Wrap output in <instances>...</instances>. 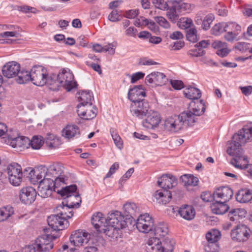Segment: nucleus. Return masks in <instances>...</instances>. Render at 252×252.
I'll use <instances>...</instances> for the list:
<instances>
[{
	"label": "nucleus",
	"mask_w": 252,
	"mask_h": 252,
	"mask_svg": "<svg viewBox=\"0 0 252 252\" xmlns=\"http://www.w3.org/2000/svg\"><path fill=\"white\" fill-rule=\"evenodd\" d=\"M167 16L168 18L173 23L176 22L179 17V14L176 9V6H172L170 8H167Z\"/></svg>",
	"instance_id": "obj_48"
},
{
	"label": "nucleus",
	"mask_w": 252,
	"mask_h": 252,
	"mask_svg": "<svg viewBox=\"0 0 252 252\" xmlns=\"http://www.w3.org/2000/svg\"><path fill=\"white\" fill-rule=\"evenodd\" d=\"M153 4L158 8L165 10L167 9L168 5L164 0H152Z\"/></svg>",
	"instance_id": "obj_54"
},
{
	"label": "nucleus",
	"mask_w": 252,
	"mask_h": 252,
	"mask_svg": "<svg viewBox=\"0 0 252 252\" xmlns=\"http://www.w3.org/2000/svg\"><path fill=\"white\" fill-rule=\"evenodd\" d=\"M247 211L242 208H238L232 210L229 212L228 216L230 220L234 221L238 219H241L246 217Z\"/></svg>",
	"instance_id": "obj_40"
},
{
	"label": "nucleus",
	"mask_w": 252,
	"mask_h": 252,
	"mask_svg": "<svg viewBox=\"0 0 252 252\" xmlns=\"http://www.w3.org/2000/svg\"><path fill=\"white\" fill-rule=\"evenodd\" d=\"M58 235H44L38 237L35 241L34 245L37 252H49L53 248L52 240L56 239Z\"/></svg>",
	"instance_id": "obj_12"
},
{
	"label": "nucleus",
	"mask_w": 252,
	"mask_h": 252,
	"mask_svg": "<svg viewBox=\"0 0 252 252\" xmlns=\"http://www.w3.org/2000/svg\"><path fill=\"white\" fill-rule=\"evenodd\" d=\"M180 180L187 189L197 186L199 182L198 178L191 174H184L181 176Z\"/></svg>",
	"instance_id": "obj_37"
},
{
	"label": "nucleus",
	"mask_w": 252,
	"mask_h": 252,
	"mask_svg": "<svg viewBox=\"0 0 252 252\" xmlns=\"http://www.w3.org/2000/svg\"><path fill=\"white\" fill-rule=\"evenodd\" d=\"M236 200L242 203H245L252 199V190L247 189H242L236 195Z\"/></svg>",
	"instance_id": "obj_34"
},
{
	"label": "nucleus",
	"mask_w": 252,
	"mask_h": 252,
	"mask_svg": "<svg viewBox=\"0 0 252 252\" xmlns=\"http://www.w3.org/2000/svg\"><path fill=\"white\" fill-rule=\"evenodd\" d=\"M144 75H145L144 73L141 72H136L135 73L133 74L131 76V83H135L137 81L143 78Z\"/></svg>",
	"instance_id": "obj_59"
},
{
	"label": "nucleus",
	"mask_w": 252,
	"mask_h": 252,
	"mask_svg": "<svg viewBox=\"0 0 252 252\" xmlns=\"http://www.w3.org/2000/svg\"><path fill=\"white\" fill-rule=\"evenodd\" d=\"M186 37L188 40L192 43H195L198 41V38L197 37V31L194 27L189 29L186 31Z\"/></svg>",
	"instance_id": "obj_43"
},
{
	"label": "nucleus",
	"mask_w": 252,
	"mask_h": 252,
	"mask_svg": "<svg viewBox=\"0 0 252 252\" xmlns=\"http://www.w3.org/2000/svg\"><path fill=\"white\" fill-rule=\"evenodd\" d=\"M58 211L59 213L57 215H51L47 219L48 224L53 231L62 230L67 228L69 225L67 219L73 216L71 211H69V215H66V212L62 209Z\"/></svg>",
	"instance_id": "obj_6"
},
{
	"label": "nucleus",
	"mask_w": 252,
	"mask_h": 252,
	"mask_svg": "<svg viewBox=\"0 0 252 252\" xmlns=\"http://www.w3.org/2000/svg\"><path fill=\"white\" fill-rule=\"evenodd\" d=\"M174 243L169 239L165 238L161 240V252H172L173 250Z\"/></svg>",
	"instance_id": "obj_44"
},
{
	"label": "nucleus",
	"mask_w": 252,
	"mask_h": 252,
	"mask_svg": "<svg viewBox=\"0 0 252 252\" xmlns=\"http://www.w3.org/2000/svg\"><path fill=\"white\" fill-rule=\"evenodd\" d=\"M137 30L134 27H130L125 31V34L129 37H135L137 34Z\"/></svg>",
	"instance_id": "obj_56"
},
{
	"label": "nucleus",
	"mask_w": 252,
	"mask_h": 252,
	"mask_svg": "<svg viewBox=\"0 0 252 252\" xmlns=\"http://www.w3.org/2000/svg\"><path fill=\"white\" fill-rule=\"evenodd\" d=\"M205 109L206 107L203 100H192L189 104V110L182 112L188 116L186 118L187 125L189 126L194 123L196 117L203 114Z\"/></svg>",
	"instance_id": "obj_9"
},
{
	"label": "nucleus",
	"mask_w": 252,
	"mask_h": 252,
	"mask_svg": "<svg viewBox=\"0 0 252 252\" xmlns=\"http://www.w3.org/2000/svg\"><path fill=\"white\" fill-rule=\"evenodd\" d=\"M29 139L24 136H19L18 132L16 130L9 131L7 133V142L13 147L21 151L25 148L28 147Z\"/></svg>",
	"instance_id": "obj_13"
},
{
	"label": "nucleus",
	"mask_w": 252,
	"mask_h": 252,
	"mask_svg": "<svg viewBox=\"0 0 252 252\" xmlns=\"http://www.w3.org/2000/svg\"><path fill=\"white\" fill-rule=\"evenodd\" d=\"M168 79L162 72H153L145 78V82L152 86H162L166 84Z\"/></svg>",
	"instance_id": "obj_21"
},
{
	"label": "nucleus",
	"mask_w": 252,
	"mask_h": 252,
	"mask_svg": "<svg viewBox=\"0 0 252 252\" xmlns=\"http://www.w3.org/2000/svg\"><path fill=\"white\" fill-rule=\"evenodd\" d=\"M220 236V232L217 229H212L209 231L206 235V238L209 244L207 246L210 247H216L219 248L218 242Z\"/></svg>",
	"instance_id": "obj_32"
},
{
	"label": "nucleus",
	"mask_w": 252,
	"mask_h": 252,
	"mask_svg": "<svg viewBox=\"0 0 252 252\" xmlns=\"http://www.w3.org/2000/svg\"><path fill=\"white\" fill-rule=\"evenodd\" d=\"M252 138V126H246L234 134L235 139H241L243 143L249 142Z\"/></svg>",
	"instance_id": "obj_31"
},
{
	"label": "nucleus",
	"mask_w": 252,
	"mask_h": 252,
	"mask_svg": "<svg viewBox=\"0 0 252 252\" xmlns=\"http://www.w3.org/2000/svg\"><path fill=\"white\" fill-rule=\"evenodd\" d=\"M44 142L41 137L34 136L32 140L28 143V146L31 145L33 149H39L43 145Z\"/></svg>",
	"instance_id": "obj_47"
},
{
	"label": "nucleus",
	"mask_w": 252,
	"mask_h": 252,
	"mask_svg": "<svg viewBox=\"0 0 252 252\" xmlns=\"http://www.w3.org/2000/svg\"><path fill=\"white\" fill-rule=\"evenodd\" d=\"M233 194V190L228 187H221V199L224 202L229 200Z\"/></svg>",
	"instance_id": "obj_49"
},
{
	"label": "nucleus",
	"mask_w": 252,
	"mask_h": 252,
	"mask_svg": "<svg viewBox=\"0 0 252 252\" xmlns=\"http://www.w3.org/2000/svg\"><path fill=\"white\" fill-rule=\"evenodd\" d=\"M139 14L138 9L130 10L126 12V17L127 18L133 19L136 17Z\"/></svg>",
	"instance_id": "obj_61"
},
{
	"label": "nucleus",
	"mask_w": 252,
	"mask_h": 252,
	"mask_svg": "<svg viewBox=\"0 0 252 252\" xmlns=\"http://www.w3.org/2000/svg\"><path fill=\"white\" fill-rule=\"evenodd\" d=\"M172 210L174 212L177 211L181 217L188 220H192L196 214L194 208L192 206L188 205H182L179 208L178 207L173 208Z\"/></svg>",
	"instance_id": "obj_29"
},
{
	"label": "nucleus",
	"mask_w": 252,
	"mask_h": 252,
	"mask_svg": "<svg viewBox=\"0 0 252 252\" xmlns=\"http://www.w3.org/2000/svg\"><path fill=\"white\" fill-rule=\"evenodd\" d=\"M110 131L115 145L118 149H122L123 148V143L121 138L114 128H111Z\"/></svg>",
	"instance_id": "obj_46"
},
{
	"label": "nucleus",
	"mask_w": 252,
	"mask_h": 252,
	"mask_svg": "<svg viewBox=\"0 0 252 252\" xmlns=\"http://www.w3.org/2000/svg\"><path fill=\"white\" fill-rule=\"evenodd\" d=\"M90 239V235L83 231H75L71 234L69 241L74 246L79 247L84 243H87Z\"/></svg>",
	"instance_id": "obj_25"
},
{
	"label": "nucleus",
	"mask_w": 252,
	"mask_h": 252,
	"mask_svg": "<svg viewBox=\"0 0 252 252\" xmlns=\"http://www.w3.org/2000/svg\"><path fill=\"white\" fill-rule=\"evenodd\" d=\"M219 191V189H218L213 194L210 192H203L201 194V198L205 202H211L216 199L220 198V192Z\"/></svg>",
	"instance_id": "obj_42"
},
{
	"label": "nucleus",
	"mask_w": 252,
	"mask_h": 252,
	"mask_svg": "<svg viewBox=\"0 0 252 252\" xmlns=\"http://www.w3.org/2000/svg\"><path fill=\"white\" fill-rule=\"evenodd\" d=\"M245 143L242 142L241 139H235L234 135L232 138L231 143L227 149V153L233 156L231 160V163L237 168L244 169L248 166V158L244 154L243 150L241 148Z\"/></svg>",
	"instance_id": "obj_4"
},
{
	"label": "nucleus",
	"mask_w": 252,
	"mask_h": 252,
	"mask_svg": "<svg viewBox=\"0 0 252 252\" xmlns=\"http://www.w3.org/2000/svg\"><path fill=\"white\" fill-rule=\"evenodd\" d=\"M178 25L180 29H185L186 31L192 28L193 25L192 20L189 18L183 17L180 19L178 22Z\"/></svg>",
	"instance_id": "obj_45"
},
{
	"label": "nucleus",
	"mask_w": 252,
	"mask_h": 252,
	"mask_svg": "<svg viewBox=\"0 0 252 252\" xmlns=\"http://www.w3.org/2000/svg\"><path fill=\"white\" fill-rule=\"evenodd\" d=\"M61 179L59 178L54 180H47L40 183L38 187V194L42 198L50 196L53 191L57 192V189L61 188Z\"/></svg>",
	"instance_id": "obj_10"
},
{
	"label": "nucleus",
	"mask_w": 252,
	"mask_h": 252,
	"mask_svg": "<svg viewBox=\"0 0 252 252\" xmlns=\"http://www.w3.org/2000/svg\"><path fill=\"white\" fill-rule=\"evenodd\" d=\"M77 108V114L83 119L90 120L94 119L96 116L97 109L95 107L92 106V105L81 107L79 105H78Z\"/></svg>",
	"instance_id": "obj_26"
},
{
	"label": "nucleus",
	"mask_w": 252,
	"mask_h": 252,
	"mask_svg": "<svg viewBox=\"0 0 252 252\" xmlns=\"http://www.w3.org/2000/svg\"><path fill=\"white\" fill-rule=\"evenodd\" d=\"M160 121V116L157 112L150 110L146 118L142 121V125L145 128L154 129L158 126Z\"/></svg>",
	"instance_id": "obj_24"
},
{
	"label": "nucleus",
	"mask_w": 252,
	"mask_h": 252,
	"mask_svg": "<svg viewBox=\"0 0 252 252\" xmlns=\"http://www.w3.org/2000/svg\"><path fill=\"white\" fill-rule=\"evenodd\" d=\"M149 105L145 100L132 103L130 108V111L132 116L138 119H142L146 116L150 112L149 110Z\"/></svg>",
	"instance_id": "obj_16"
},
{
	"label": "nucleus",
	"mask_w": 252,
	"mask_h": 252,
	"mask_svg": "<svg viewBox=\"0 0 252 252\" xmlns=\"http://www.w3.org/2000/svg\"><path fill=\"white\" fill-rule=\"evenodd\" d=\"M117 45L116 42L109 43L103 46V52H108L110 55H114L115 53V48Z\"/></svg>",
	"instance_id": "obj_53"
},
{
	"label": "nucleus",
	"mask_w": 252,
	"mask_h": 252,
	"mask_svg": "<svg viewBox=\"0 0 252 252\" xmlns=\"http://www.w3.org/2000/svg\"><path fill=\"white\" fill-rule=\"evenodd\" d=\"M148 19L145 18L143 17H140L137 18L134 22V24L135 26L140 27L142 26H146L148 24Z\"/></svg>",
	"instance_id": "obj_57"
},
{
	"label": "nucleus",
	"mask_w": 252,
	"mask_h": 252,
	"mask_svg": "<svg viewBox=\"0 0 252 252\" xmlns=\"http://www.w3.org/2000/svg\"><path fill=\"white\" fill-rule=\"evenodd\" d=\"M119 165L117 162L114 163L110 168L108 172L105 176V178H110L112 175L114 174L117 170L119 169Z\"/></svg>",
	"instance_id": "obj_58"
},
{
	"label": "nucleus",
	"mask_w": 252,
	"mask_h": 252,
	"mask_svg": "<svg viewBox=\"0 0 252 252\" xmlns=\"http://www.w3.org/2000/svg\"><path fill=\"white\" fill-rule=\"evenodd\" d=\"M61 86L63 87L67 91H70L77 86V83L74 80L73 73L68 68H63L58 74Z\"/></svg>",
	"instance_id": "obj_14"
},
{
	"label": "nucleus",
	"mask_w": 252,
	"mask_h": 252,
	"mask_svg": "<svg viewBox=\"0 0 252 252\" xmlns=\"http://www.w3.org/2000/svg\"><path fill=\"white\" fill-rule=\"evenodd\" d=\"M184 94L186 97L189 99L196 100L201 97V93L199 89L193 87H189L184 90Z\"/></svg>",
	"instance_id": "obj_38"
},
{
	"label": "nucleus",
	"mask_w": 252,
	"mask_h": 252,
	"mask_svg": "<svg viewBox=\"0 0 252 252\" xmlns=\"http://www.w3.org/2000/svg\"><path fill=\"white\" fill-rule=\"evenodd\" d=\"M127 95L128 99L132 101V103H134L144 100L146 93L141 85H138L130 89Z\"/></svg>",
	"instance_id": "obj_28"
},
{
	"label": "nucleus",
	"mask_w": 252,
	"mask_h": 252,
	"mask_svg": "<svg viewBox=\"0 0 252 252\" xmlns=\"http://www.w3.org/2000/svg\"><path fill=\"white\" fill-rule=\"evenodd\" d=\"M187 114L181 113L179 115H174L167 118L163 124L164 129L172 133L178 132L184 124L187 125Z\"/></svg>",
	"instance_id": "obj_8"
},
{
	"label": "nucleus",
	"mask_w": 252,
	"mask_h": 252,
	"mask_svg": "<svg viewBox=\"0 0 252 252\" xmlns=\"http://www.w3.org/2000/svg\"><path fill=\"white\" fill-rule=\"evenodd\" d=\"M20 71V65L18 63L11 61L6 63L2 67V72L3 76L7 78H11L17 76L19 78Z\"/></svg>",
	"instance_id": "obj_22"
},
{
	"label": "nucleus",
	"mask_w": 252,
	"mask_h": 252,
	"mask_svg": "<svg viewBox=\"0 0 252 252\" xmlns=\"http://www.w3.org/2000/svg\"><path fill=\"white\" fill-rule=\"evenodd\" d=\"M251 230L244 224H239L231 231V236L233 240L238 242L246 241L250 237Z\"/></svg>",
	"instance_id": "obj_19"
},
{
	"label": "nucleus",
	"mask_w": 252,
	"mask_h": 252,
	"mask_svg": "<svg viewBox=\"0 0 252 252\" xmlns=\"http://www.w3.org/2000/svg\"><path fill=\"white\" fill-rule=\"evenodd\" d=\"M14 212L13 208L10 205L0 208V222L6 220Z\"/></svg>",
	"instance_id": "obj_41"
},
{
	"label": "nucleus",
	"mask_w": 252,
	"mask_h": 252,
	"mask_svg": "<svg viewBox=\"0 0 252 252\" xmlns=\"http://www.w3.org/2000/svg\"><path fill=\"white\" fill-rule=\"evenodd\" d=\"M46 140V144L51 148H55V141L58 139L55 138L54 135H49Z\"/></svg>",
	"instance_id": "obj_63"
},
{
	"label": "nucleus",
	"mask_w": 252,
	"mask_h": 252,
	"mask_svg": "<svg viewBox=\"0 0 252 252\" xmlns=\"http://www.w3.org/2000/svg\"><path fill=\"white\" fill-rule=\"evenodd\" d=\"M171 84L176 90H181L184 88L183 82L180 80H171Z\"/></svg>",
	"instance_id": "obj_60"
},
{
	"label": "nucleus",
	"mask_w": 252,
	"mask_h": 252,
	"mask_svg": "<svg viewBox=\"0 0 252 252\" xmlns=\"http://www.w3.org/2000/svg\"><path fill=\"white\" fill-rule=\"evenodd\" d=\"M242 93L246 96L250 95L252 93V86H247L244 87H240Z\"/></svg>",
	"instance_id": "obj_64"
},
{
	"label": "nucleus",
	"mask_w": 252,
	"mask_h": 252,
	"mask_svg": "<svg viewBox=\"0 0 252 252\" xmlns=\"http://www.w3.org/2000/svg\"><path fill=\"white\" fill-rule=\"evenodd\" d=\"M220 199L214 200V202L211 205V210L214 214H220Z\"/></svg>",
	"instance_id": "obj_51"
},
{
	"label": "nucleus",
	"mask_w": 252,
	"mask_h": 252,
	"mask_svg": "<svg viewBox=\"0 0 252 252\" xmlns=\"http://www.w3.org/2000/svg\"><path fill=\"white\" fill-rule=\"evenodd\" d=\"M48 169L45 166L41 165L38 167L35 170L32 169L29 173V178L31 182L33 184L38 183L47 180H54L53 179L47 177Z\"/></svg>",
	"instance_id": "obj_15"
},
{
	"label": "nucleus",
	"mask_w": 252,
	"mask_h": 252,
	"mask_svg": "<svg viewBox=\"0 0 252 252\" xmlns=\"http://www.w3.org/2000/svg\"><path fill=\"white\" fill-rule=\"evenodd\" d=\"M177 179L173 175L167 174L162 175L158 179V184L161 189L157 190L153 195V200L159 204L165 205L171 199V192L168 189L177 185Z\"/></svg>",
	"instance_id": "obj_1"
},
{
	"label": "nucleus",
	"mask_w": 252,
	"mask_h": 252,
	"mask_svg": "<svg viewBox=\"0 0 252 252\" xmlns=\"http://www.w3.org/2000/svg\"><path fill=\"white\" fill-rule=\"evenodd\" d=\"M80 131L79 127L75 125H67L62 131V136L68 141L79 137Z\"/></svg>",
	"instance_id": "obj_27"
},
{
	"label": "nucleus",
	"mask_w": 252,
	"mask_h": 252,
	"mask_svg": "<svg viewBox=\"0 0 252 252\" xmlns=\"http://www.w3.org/2000/svg\"><path fill=\"white\" fill-rule=\"evenodd\" d=\"M47 177L53 179L54 181L59 178L61 179V188L66 184L65 179L63 173V167L60 164L55 163L50 165L48 168Z\"/></svg>",
	"instance_id": "obj_20"
},
{
	"label": "nucleus",
	"mask_w": 252,
	"mask_h": 252,
	"mask_svg": "<svg viewBox=\"0 0 252 252\" xmlns=\"http://www.w3.org/2000/svg\"><path fill=\"white\" fill-rule=\"evenodd\" d=\"M152 231L154 233L155 237L159 238V239H160L166 236L168 232V229L165 224L159 223L153 227Z\"/></svg>",
	"instance_id": "obj_39"
},
{
	"label": "nucleus",
	"mask_w": 252,
	"mask_h": 252,
	"mask_svg": "<svg viewBox=\"0 0 252 252\" xmlns=\"http://www.w3.org/2000/svg\"><path fill=\"white\" fill-rule=\"evenodd\" d=\"M76 96L80 103L78 104L81 107L88 105H92L93 94L90 91H81L77 93Z\"/></svg>",
	"instance_id": "obj_30"
},
{
	"label": "nucleus",
	"mask_w": 252,
	"mask_h": 252,
	"mask_svg": "<svg viewBox=\"0 0 252 252\" xmlns=\"http://www.w3.org/2000/svg\"><path fill=\"white\" fill-rule=\"evenodd\" d=\"M153 226L154 220L147 213L140 215L137 219L136 227L141 232L147 233L152 231Z\"/></svg>",
	"instance_id": "obj_17"
},
{
	"label": "nucleus",
	"mask_w": 252,
	"mask_h": 252,
	"mask_svg": "<svg viewBox=\"0 0 252 252\" xmlns=\"http://www.w3.org/2000/svg\"><path fill=\"white\" fill-rule=\"evenodd\" d=\"M92 223L94 227L99 233H105L107 235L108 219L103 217L100 212H96L92 216Z\"/></svg>",
	"instance_id": "obj_18"
},
{
	"label": "nucleus",
	"mask_w": 252,
	"mask_h": 252,
	"mask_svg": "<svg viewBox=\"0 0 252 252\" xmlns=\"http://www.w3.org/2000/svg\"><path fill=\"white\" fill-rule=\"evenodd\" d=\"M157 22L161 27L165 29H168L170 27L169 23L163 17H157L156 19Z\"/></svg>",
	"instance_id": "obj_55"
},
{
	"label": "nucleus",
	"mask_w": 252,
	"mask_h": 252,
	"mask_svg": "<svg viewBox=\"0 0 252 252\" xmlns=\"http://www.w3.org/2000/svg\"><path fill=\"white\" fill-rule=\"evenodd\" d=\"M215 19V16L212 13L207 14L204 18L202 24V28L203 30H207L210 28V25L213 20Z\"/></svg>",
	"instance_id": "obj_50"
},
{
	"label": "nucleus",
	"mask_w": 252,
	"mask_h": 252,
	"mask_svg": "<svg viewBox=\"0 0 252 252\" xmlns=\"http://www.w3.org/2000/svg\"><path fill=\"white\" fill-rule=\"evenodd\" d=\"M108 225L107 235L113 238H117L119 235L120 229L125 228L126 221L122 213L116 211L111 213L107 217Z\"/></svg>",
	"instance_id": "obj_5"
},
{
	"label": "nucleus",
	"mask_w": 252,
	"mask_h": 252,
	"mask_svg": "<svg viewBox=\"0 0 252 252\" xmlns=\"http://www.w3.org/2000/svg\"><path fill=\"white\" fill-rule=\"evenodd\" d=\"M77 186L75 185L63 186L60 189H57V193L63 197L62 204L58 205L57 210L63 211L69 210L74 207H79L81 202L80 195L76 192Z\"/></svg>",
	"instance_id": "obj_2"
},
{
	"label": "nucleus",
	"mask_w": 252,
	"mask_h": 252,
	"mask_svg": "<svg viewBox=\"0 0 252 252\" xmlns=\"http://www.w3.org/2000/svg\"><path fill=\"white\" fill-rule=\"evenodd\" d=\"M6 172L10 183L13 186H18L22 181L23 172L21 165L12 162L7 166Z\"/></svg>",
	"instance_id": "obj_11"
},
{
	"label": "nucleus",
	"mask_w": 252,
	"mask_h": 252,
	"mask_svg": "<svg viewBox=\"0 0 252 252\" xmlns=\"http://www.w3.org/2000/svg\"><path fill=\"white\" fill-rule=\"evenodd\" d=\"M146 248L148 252H161V240L158 237L150 238Z\"/></svg>",
	"instance_id": "obj_33"
},
{
	"label": "nucleus",
	"mask_w": 252,
	"mask_h": 252,
	"mask_svg": "<svg viewBox=\"0 0 252 252\" xmlns=\"http://www.w3.org/2000/svg\"><path fill=\"white\" fill-rule=\"evenodd\" d=\"M123 209L125 215L129 219L138 214L140 211L137 205L133 202H126L124 205Z\"/></svg>",
	"instance_id": "obj_36"
},
{
	"label": "nucleus",
	"mask_w": 252,
	"mask_h": 252,
	"mask_svg": "<svg viewBox=\"0 0 252 252\" xmlns=\"http://www.w3.org/2000/svg\"><path fill=\"white\" fill-rule=\"evenodd\" d=\"M241 32V26L235 22L221 23V33L224 39L228 42L239 40Z\"/></svg>",
	"instance_id": "obj_7"
},
{
	"label": "nucleus",
	"mask_w": 252,
	"mask_h": 252,
	"mask_svg": "<svg viewBox=\"0 0 252 252\" xmlns=\"http://www.w3.org/2000/svg\"><path fill=\"white\" fill-rule=\"evenodd\" d=\"M169 37L173 40H179L183 38V34L179 31H175L171 33Z\"/></svg>",
	"instance_id": "obj_62"
},
{
	"label": "nucleus",
	"mask_w": 252,
	"mask_h": 252,
	"mask_svg": "<svg viewBox=\"0 0 252 252\" xmlns=\"http://www.w3.org/2000/svg\"><path fill=\"white\" fill-rule=\"evenodd\" d=\"M108 19L112 22H117L121 20V14H119L118 10H113L109 14Z\"/></svg>",
	"instance_id": "obj_52"
},
{
	"label": "nucleus",
	"mask_w": 252,
	"mask_h": 252,
	"mask_svg": "<svg viewBox=\"0 0 252 252\" xmlns=\"http://www.w3.org/2000/svg\"><path fill=\"white\" fill-rule=\"evenodd\" d=\"M45 85H46L51 90H58L60 87H61L60 80L58 78V74H51L49 75L48 73L47 81Z\"/></svg>",
	"instance_id": "obj_35"
},
{
	"label": "nucleus",
	"mask_w": 252,
	"mask_h": 252,
	"mask_svg": "<svg viewBox=\"0 0 252 252\" xmlns=\"http://www.w3.org/2000/svg\"><path fill=\"white\" fill-rule=\"evenodd\" d=\"M37 192L32 187H26L21 189L19 192V198L26 204H30L35 200Z\"/></svg>",
	"instance_id": "obj_23"
},
{
	"label": "nucleus",
	"mask_w": 252,
	"mask_h": 252,
	"mask_svg": "<svg viewBox=\"0 0 252 252\" xmlns=\"http://www.w3.org/2000/svg\"><path fill=\"white\" fill-rule=\"evenodd\" d=\"M48 76L47 69L42 66H34L31 70L30 72L28 71H22L20 74L19 78L16 79V81L18 84H24L27 81L31 80L33 84L43 86L46 84Z\"/></svg>",
	"instance_id": "obj_3"
}]
</instances>
